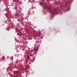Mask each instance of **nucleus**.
<instances>
[{
    "instance_id": "3",
    "label": "nucleus",
    "mask_w": 77,
    "mask_h": 77,
    "mask_svg": "<svg viewBox=\"0 0 77 77\" xmlns=\"http://www.w3.org/2000/svg\"><path fill=\"white\" fill-rule=\"evenodd\" d=\"M27 59H29V56H28Z\"/></svg>"
},
{
    "instance_id": "7",
    "label": "nucleus",
    "mask_w": 77,
    "mask_h": 77,
    "mask_svg": "<svg viewBox=\"0 0 77 77\" xmlns=\"http://www.w3.org/2000/svg\"><path fill=\"white\" fill-rule=\"evenodd\" d=\"M32 52H33V50H32Z\"/></svg>"
},
{
    "instance_id": "4",
    "label": "nucleus",
    "mask_w": 77,
    "mask_h": 77,
    "mask_svg": "<svg viewBox=\"0 0 77 77\" xmlns=\"http://www.w3.org/2000/svg\"><path fill=\"white\" fill-rule=\"evenodd\" d=\"M16 2H19V0H16Z\"/></svg>"
},
{
    "instance_id": "11",
    "label": "nucleus",
    "mask_w": 77,
    "mask_h": 77,
    "mask_svg": "<svg viewBox=\"0 0 77 77\" xmlns=\"http://www.w3.org/2000/svg\"><path fill=\"white\" fill-rule=\"evenodd\" d=\"M38 36H39V35H38Z\"/></svg>"
},
{
    "instance_id": "2",
    "label": "nucleus",
    "mask_w": 77,
    "mask_h": 77,
    "mask_svg": "<svg viewBox=\"0 0 77 77\" xmlns=\"http://www.w3.org/2000/svg\"><path fill=\"white\" fill-rule=\"evenodd\" d=\"M35 50H36V51H38V47H37V48H36Z\"/></svg>"
},
{
    "instance_id": "5",
    "label": "nucleus",
    "mask_w": 77,
    "mask_h": 77,
    "mask_svg": "<svg viewBox=\"0 0 77 77\" xmlns=\"http://www.w3.org/2000/svg\"><path fill=\"white\" fill-rule=\"evenodd\" d=\"M69 11V10H67L66 11Z\"/></svg>"
},
{
    "instance_id": "6",
    "label": "nucleus",
    "mask_w": 77,
    "mask_h": 77,
    "mask_svg": "<svg viewBox=\"0 0 77 77\" xmlns=\"http://www.w3.org/2000/svg\"><path fill=\"white\" fill-rule=\"evenodd\" d=\"M29 64H31V63H29Z\"/></svg>"
},
{
    "instance_id": "1",
    "label": "nucleus",
    "mask_w": 77,
    "mask_h": 77,
    "mask_svg": "<svg viewBox=\"0 0 77 77\" xmlns=\"http://www.w3.org/2000/svg\"><path fill=\"white\" fill-rule=\"evenodd\" d=\"M44 8V9H47L48 11L49 12H50V13H51V14H53L54 15V14L53 13V12H50V8H48V6H43Z\"/></svg>"
},
{
    "instance_id": "8",
    "label": "nucleus",
    "mask_w": 77,
    "mask_h": 77,
    "mask_svg": "<svg viewBox=\"0 0 77 77\" xmlns=\"http://www.w3.org/2000/svg\"><path fill=\"white\" fill-rule=\"evenodd\" d=\"M66 11H65V12H66Z\"/></svg>"
},
{
    "instance_id": "9",
    "label": "nucleus",
    "mask_w": 77,
    "mask_h": 77,
    "mask_svg": "<svg viewBox=\"0 0 77 77\" xmlns=\"http://www.w3.org/2000/svg\"><path fill=\"white\" fill-rule=\"evenodd\" d=\"M3 57H4V56H3Z\"/></svg>"
},
{
    "instance_id": "10",
    "label": "nucleus",
    "mask_w": 77,
    "mask_h": 77,
    "mask_svg": "<svg viewBox=\"0 0 77 77\" xmlns=\"http://www.w3.org/2000/svg\"><path fill=\"white\" fill-rule=\"evenodd\" d=\"M41 3H40V4H41Z\"/></svg>"
}]
</instances>
